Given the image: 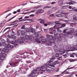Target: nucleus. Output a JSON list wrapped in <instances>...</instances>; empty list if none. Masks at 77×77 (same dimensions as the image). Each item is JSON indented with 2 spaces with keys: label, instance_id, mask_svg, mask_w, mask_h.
Here are the masks:
<instances>
[{
  "label": "nucleus",
  "instance_id": "b1692460",
  "mask_svg": "<svg viewBox=\"0 0 77 77\" xmlns=\"http://www.w3.org/2000/svg\"><path fill=\"white\" fill-rule=\"evenodd\" d=\"M52 9L53 11H55L57 9V7H54L52 8Z\"/></svg>",
  "mask_w": 77,
  "mask_h": 77
},
{
  "label": "nucleus",
  "instance_id": "473e14b6",
  "mask_svg": "<svg viewBox=\"0 0 77 77\" xmlns=\"http://www.w3.org/2000/svg\"><path fill=\"white\" fill-rule=\"evenodd\" d=\"M51 11H48V12L47 13V15H50V14H51Z\"/></svg>",
  "mask_w": 77,
  "mask_h": 77
},
{
  "label": "nucleus",
  "instance_id": "f704fd0d",
  "mask_svg": "<svg viewBox=\"0 0 77 77\" xmlns=\"http://www.w3.org/2000/svg\"><path fill=\"white\" fill-rule=\"evenodd\" d=\"M12 39H15L16 38V36H15L14 35H12Z\"/></svg>",
  "mask_w": 77,
  "mask_h": 77
},
{
  "label": "nucleus",
  "instance_id": "0eeeda50",
  "mask_svg": "<svg viewBox=\"0 0 77 77\" xmlns=\"http://www.w3.org/2000/svg\"><path fill=\"white\" fill-rule=\"evenodd\" d=\"M69 1H70L69 2V3H67L66 4H67V5L68 6H69V5H74L76 3L75 2H74L72 1V0H69Z\"/></svg>",
  "mask_w": 77,
  "mask_h": 77
},
{
  "label": "nucleus",
  "instance_id": "7ed1b4c3",
  "mask_svg": "<svg viewBox=\"0 0 77 77\" xmlns=\"http://www.w3.org/2000/svg\"><path fill=\"white\" fill-rule=\"evenodd\" d=\"M26 71H27V69H21L20 70L16 71V73L17 75H19L20 73H21V72H22L23 74H26Z\"/></svg>",
  "mask_w": 77,
  "mask_h": 77
},
{
  "label": "nucleus",
  "instance_id": "72a5a7b5",
  "mask_svg": "<svg viewBox=\"0 0 77 77\" xmlns=\"http://www.w3.org/2000/svg\"><path fill=\"white\" fill-rule=\"evenodd\" d=\"M56 3V2H52L51 3V5H55Z\"/></svg>",
  "mask_w": 77,
  "mask_h": 77
},
{
  "label": "nucleus",
  "instance_id": "c9c22d12",
  "mask_svg": "<svg viewBox=\"0 0 77 77\" xmlns=\"http://www.w3.org/2000/svg\"><path fill=\"white\" fill-rule=\"evenodd\" d=\"M36 11H37V10L36 9L34 10L31 11L29 13H31V12H36Z\"/></svg>",
  "mask_w": 77,
  "mask_h": 77
},
{
  "label": "nucleus",
  "instance_id": "49530a36",
  "mask_svg": "<svg viewBox=\"0 0 77 77\" xmlns=\"http://www.w3.org/2000/svg\"><path fill=\"white\" fill-rule=\"evenodd\" d=\"M46 69V71H47V72H50L51 71L49 69Z\"/></svg>",
  "mask_w": 77,
  "mask_h": 77
},
{
  "label": "nucleus",
  "instance_id": "1a4fd4ad",
  "mask_svg": "<svg viewBox=\"0 0 77 77\" xmlns=\"http://www.w3.org/2000/svg\"><path fill=\"white\" fill-rule=\"evenodd\" d=\"M41 32H38L36 33V31L35 30V32L34 33H33V35H35V37H38L39 36V35H41Z\"/></svg>",
  "mask_w": 77,
  "mask_h": 77
},
{
  "label": "nucleus",
  "instance_id": "6ab92c4d",
  "mask_svg": "<svg viewBox=\"0 0 77 77\" xmlns=\"http://www.w3.org/2000/svg\"><path fill=\"white\" fill-rule=\"evenodd\" d=\"M21 34L22 36H24V35H26V33L25 32H24V31H21Z\"/></svg>",
  "mask_w": 77,
  "mask_h": 77
},
{
  "label": "nucleus",
  "instance_id": "2f4dec72",
  "mask_svg": "<svg viewBox=\"0 0 77 77\" xmlns=\"http://www.w3.org/2000/svg\"><path fill=\"white\" fill-rule=\"evenodd\" d=\"M76 47H74L73 48V50L75 51V50H77V45H76Z\"/></svg>",
  "mask_w": 77,
  "mask_h": 77
},
{
  "label": "nucleus",
  "instance_id": "864d4df0",
  "mask_svg": "<svg viewBox=\"0 0 77 77\" xmlns=\"http://www.w3.org/2000/svg\"><path fill=\"white\" fill-rule=\"evenodd\" d=\"M55 62L57 64H59V62L58 61H55Z\"/></svg>",
  "mask_w": 77,
  "mask_h": 77
},
{
  "label": "nucleus",
  "instance_id": "4be33fe9",
  "mask_svg": "<svg viewBox=\"0 0 77 77\" xmlns=\"http://www.w3.org/2000/svg\"><path fill=\"white\" fill-rule=\"evenodd\" d=\"M48 66L49 68H51V67H52V66H52V65L51 64H50V63H48Z\"/></svg>",
  "mask_w": 77,
  "mask_h": 77
},
{
  "label": "nucleus",
  "instance_id": "c85d7f7f",
  "mask_svg": "<svg viewBox=\"0 0 77 77\" xmlns=\"http://www.w3.org/2000/svg\"><path fill=\"white\" fill-rule=\"evenodd\" d=\"M61 14L62 15H66L68 14L66 12H62Z\"/></svg>",
  "mask_w": 77,
  "mask_h": 77
},
{
  "label": "nucleus",
  "instance_id": "4d7b16f0",
  "mask_svg": "<svg viewBox=\"0 0 77 77\" xmlns=\"http://www.w3.org/2000/svg\"><path fill=\"white\" fill-rule=\"evenodd\" d=\"M15 41H13L11 42V44H15Z\"/></svg>",
  "mask_w": 77,
  "mask_h": 77
},
{
  "label": "nucleus",
  "instance_id": "0e129e2a",
  "mask_svg": "<svg viewBox=\"0 0 77 77\" xmlns=\"http://www.w3.org/2000/svg\"><path fill=\"white\" fill-rule=\"evenodd\" d=\"M63 56H64V58H66V54H65L63 55Z\"/></svg>",
  "mask_w": 77,
  "mask_h": 77
},
{
  "label": "nucleus",
  "instance_id": "2eb2a0df",
  "mask_svg": "<svg viewBox=\"0 0 77 77\" xmlns=\"http://www.w3.org/2000/svg\"><path fill=\"white\" fill-rule=\"evenodd\" d=\"M73 21L74 23H76V22H77V17L75 16L73 17Z\"/></svg>",
  "mask_w": 77,
  "mask_h": 77
},
{
  "label": "nucleus",
  "instance_id": "58836bf2",
  "mask_svg": "<svg viewBox=\"0 0 77 77\" xmlns=\"http://www.w3.org/2000/svg\"><path fill=\"white\" fill-rule=\"evenodd\" d=\"M64 53V52L62 51H60V54H63Z\"/></svg>",
  "mask_w": 77,
  "mask_h": 77
},
{
  "label": "nucleus",
  "instance_id": "680f3d73",
  "mask_svg": "<svg viewBox=\"0 0 77 77\" xmlns=\"http://www.w3.org/2000/svg\"><path fill=\"white\" fill-rule=\"evenodd\" d=\"M20 11H21V10H20V9H18L17 11V12H20Z\"/></svg>",
  "mask_w": 77,
  "mask_h": 77
},
{
  "label": "nucleus",
  "instance_id": "09e8293b",
  "mask_svg": "<svg viewBox=\"0 0 77 77\" xmlns=\"http://www.w3.org/2000/svg\"><path fill=\"white\" fill-rule=\"evenodd\" d=\"M44 30L45 32H46V33H47V32L48 31V29H44Z\"/></svg>",
  "mask_w": 77,
  "mask_h": 77
},
{
  "label": "nucleus",
  "instance_id": "6e6d98bb",
  "mask_svg": "<svg viewBox=\"0 0 77 77\" xmlns=\"http://www.w3.org/2000/svg\"><path fill=\"white\" fill-rule=\"evenodd\" d=\"M9 37L10 39H12V35H11V36L9 35Z\"/></svg>",
  "mask_w": 77,
  "mask_h": 77
},
{
  "label": "nucleus",
  "instance_id": "f3484780",
  "mask_svg": "<svg viewBox=\"0 0 77 77\" xmlns=\"http://www.w3.org/2000/svg\"><path fill=\"white\" fill-rule=\"evenodd\" d=\"M73 32L72 30H71L70 31H69V32H67V34H68V35H71L73 33Z\"/></svg>",
  "mask_w": 77,
  "mask_h": 77
},
{
  "label": "nucleus",
  "instance_id": "a878e982",
  "mask_svg": "<svg viewBox=\"0 0 77 77\" xmlns=\"http://www.w3.org/2000/svg\"><path fill=\"white\" fill-rule=\"evenodd\" d=\"M65 26H66V24H65L64 23H63L61 25V26L60 27V28H63V27H65Z\"/></svg>",
  "mask_w": 77,
  "mask_h": 77
},
{
  "label": "nucleus",
  "instance_id": "20e7f679",
  "mask_svg": "<svg viewBox=\"0 0 77 77\" xmlns=\"http://www.w3.org/2000/svg\"><path fill=\"white\" fill-rule=\"evenodd\" d=\"M41 41L43 43H46L47 45H49L50 46H51L52 45L51 44V42H49V41H50V40H48L47 39V40H45V39H41Z\"/></svg>",
  "mask_w": 77,
  "mask_h": 77
},
{
  "label": "nucleus",
  "instance_id": "f8f14e48",
  "mask_svg": "<svg viewBox=\"0 0 77 77\" xmlns=\"http://www.w3.org/2000/svg\"><path fill=\"white\" fill-rule=\"evenodd\" d=\"M44 12V10H42V9H39L35 13L36 14H38V13H42Z\"/></svg>",
  "mask_w": 77,
  "mask_h": 77
},
{
  "label": "nucleus",
  "instance_id": "de8ad7c7",
  "mask_svg": "<svg viewBox=\"0 0 77 77\" xmlns=\"http://www.w3.org/2000/svg\"><path fill=\"white\" fill-rule=\"evenodd\" d=\"M67 29H65L63 31V33H66V32Z\"/></svg>",
  "mask_w": 77,
  "mask_h": 77
},
{
  "label": "nucleus",
  "instance_id": "79ce46f5",
  "mask_svg": "<svg viewBox=\"0 0 77 77\" xmlns=\"http://www.w3.org/2000/svg\"><path fill=\"white\" fill-rule=\"evenodd\" d=\"M21 29H25V25H23L21 26Z\"/></svg>",
  "mask_w": 77,
  "mask_h": 77
},
{
  "label": "nucleus",
  "instance_id": "ddd939ff",
  "mask_svg": "<svg viewBox=\"0 0 77 77\" xmlns=\"http://www.w3.org/2000/svg\"><path fill=\"white\" fill-rule=\"evenodd\" d=\"M58 4L59 6H62L63 4V2L62 0H60L58 2Z\"/></svg>",
  "mask_w": 77,
  "mask_h": 77
},
{
  "label": "nucleus",
  "instance_id": "f257e3e1",
  "mask_svg": "<svg viewBox=\"0 0 77 77\" xmlns=\"http://www.w3.org/2000/svg\"><path fill=\"white\" fill-rule=\"evenodd\" d=\"M47 65H45L44 66H42L41 68L38 67L36 69L34 70L33 72H32L28 76V77H35L36 76V74H38L39 73V71H40V72H41V74H42L45 71V70H41L42 69H44V68H47Z\"/></svg>",
  "mask_w": 77,
  "mask_h": 77
},
{
  "label": "nucleus",
  "instance_id": "bf43d9fd",
  "mask_svg": "<svg viewBox=\"0 0 77 77\" xmlns=\"http://www.w3.org/2000/svg\"><path fill=\"white\" fill-rule=\"evenodd\" d=\"M51 70L52 71H54L55 70V69H54V68H52L51 69Z\"/></svg>",
  "mask_w": 77,
  "mask_h": 77
},
{
  "label": "nucleus",
  "instance_id": "5701e85b",
  "mask_svg": "<svg viewBox=\"0 0 77 77\" xmlns=\"http://www.w3.org/2000/svg\"><path fill=\"white\" fill-rule=\"evenodd\" d=\"M35 41L36 42H38V43H41V41L39 40V39L36 38V39H35Z\"/></svg>",
  "mask_w": 77,
  "mask_h": 77
},
{
  "label": "nucleus",
  "instance_id": "e433bc0d",
  "mask_svg": "<svg viewBox=\"0 0 77 77\" xmlns=\"http://www.w3.org/2000/svg\"><path fill=\"white\" fill-rule=\"evenodd\" d=\"M21 39L23 41H25V38L24 37H21Z\"/></svg>",
  "mask_w": 77,
  "mask_h": 77
},
{
  "label": "nucleus",
  "instance_id": "69168bd1",
  "mask_svg": "<svg viewBox=\"0 0 77 77\" xmlns=\"http://www.w3.org/2000/svg\"><path fill=\"white\" fill-rule=\"evenodd\" d=\"M38 28H39V26H38V25H37V26L36 27V29H38Z\"/></svg>",
  "mask_w": 77,
  "mask_h": 77
},
{
  "label": "nucleus",
  "instance_id": "052dcab7",
  "mask_svg": "<svg viewBox=\"0 0 77 77\" xmlns=\"http://www.w3.org/2000/svg\"><path fill=\"white\" fill-rule=\"evenodd\" d=\"M69 61H70V62H74V61H75V60H69Z\"/></svg>",
  "mask_w": 77,
  "mask_h": 77
},
{
  "label": "nucleus",
  "instance_id": "aec40b11",
  "mask_svg": "<svg viewBox=\"0 0 77 77\" xmlns=\"http://www.w3.org/2000/svg\"><path fill=\"white\" fill-rule=\"evenodd\" d=\"M63 15L62 14L56 15V16L57 17H63Z\"/></svg>",
  "mask_w": 77,
  "mask_h": 77
},
{
  "label": "nucleus",
  "instance_id": "37998d69",
  "mask_svg": "<svg viewBox=\"0 0 77 77\" xmlns=\"http://www.w3.org/2000/svg\"><path fill=\"white\" fill-rule=\"evenodd\" d=\"M2 44H3V45H4V46H6L7 45H6V43H5V42L3 43Z\"/></svg>",
  "mask_w": 77,
  "mask_h": 77
},
{
  "label": "nucleus",
  "instance_id": "a18cd8bd",
  "mask_svg": "<svg viewBox=\"0 0 77 77\" xmlns=\"http://www.w3.org/2000/svg\"><path fill=\"white\" fill-rule=\"evenodd\" d=\"M54 27H52V28H50V29H49V30H50V31H53V28H54Z\"/></svg>",
  "mask_w": 77,
  "mask_h": 77
},
{
  "label": "nucleus",
  "instance_id": "a211bd4d",
  "mask_svg": "<svg viewBox=\"0 0 77 77\" xmlns=\"http://www.w3.org/2000/svg\"><path fill=\"white\" fill-rule=\"evenodd\" d=\"M62 11H59L57 12L56 13V14H57V15L62 14Z\"/></svg>",
  "mask_w": 77,
  "mask_h": 77
},
{
  "label": "nucleus",
  "instance_id": "c756f323",
  "mask_svg": "<svg viewBox=\"0 0 77 77\" xmlns=\"http://www.w3.org/2000/svg\"><path fill=\"white\" fill-rule=\"evenodd\" d=\"M17 22H19V21L18 20H16L13 21V22L10 23V24H12V23H17Z\"/></svg>",
  "mask_w": 77,
  "mask_h": 77
},
{
  "label": "nucleus",
  "instance_id": "774afa93",
  "mask_svg": "<svg viewBox=\"0 0 77 77\" xmlns=\"http://www.w3.org/2000/svg\"><path fill=\"white\" fill-rule=\"evenodd\" d=\"M30 17H34V14H31V15H30Z\"/></svg>",
  "mask_w": 77,
  "mask_h": 77
},
{
  "label": "nucleus",
  "instance_id": "4468645a",
  "mask_svg": "<svg viewBox=\"0 0 77 77\" xmlns=\"http://www.w3.org/2000/svg\"><path fill=\"white\" fill-rule=\"evenodd\" d=\"M73 67H71L69 68H67L66 70H64L63 72H62V73H61L60 75H61V74H64V73H65V72H67V70H68V69H72Z\"/></svg>",
  "mask_w": 77,
  "mask_h": 77
},
{
  "label": "nucleus",
  "instance_id": "8fccbe9b",
  "mask_svg": "<svg viewBox=\"0 0 77 77\" xmlns=\"http://www.w3.org/2000/svg\"><path fill=\"white\" fill-rule=\"evenodd\" d=\"M50 17H54V14H51L49 16Z\"/></svg>",
  "mask_w": 77,
  "mask_h": 77
},
{
  "label": "nucleus",
  "instance_id": "603ef678",
  "mask_svg": "<svg viewBox=\"0 0 77 77\" xmlns=\"http://www.w3.org/2000/svg\"><path fill=\"white\" fill-rule=\"evenodd\" d=\"M15 24L14 23V24H10L8 25V26H14V25H15Z\"/></svg>",
  "mask_w": 77,
  "mask_h": 77
},
{
  "label": "nucleus",
  "instance_id": "e2e57ef3",
  "mask_svg": "<svg viewBox=\"0 0 77 77\" xmlns=\"http://www.w3.org/2000/svg\"><path fill=\"white\" fill-rule=\"evenodd\" d=\"M7 42L9 43V42H10V40H9V39H7Z\"/></svg>",
  "mask_w": 77,
  "mask_h": 77
},
{
  "label": "nucleus",
  "instance_id": "6e6552de",
  "mask_svg": "<svg viewBox=\"0 0 77 77\" xmlns=\"http://www.w3.org/2000/svg\"><path fill=\"white\" fill-rule=\"evenodd\" d=\"M63 36V35L62 33H60L59 35V36L60 37H57V39H58V41H59V42H60L61 40L62 39V38L60 37H62Z\"/></svg>",
  "mask_w": 77,
  "mask_h": 77
},
{
  "label": "nucleus",
  "instance_id": "393cba45",
  "mask_svg": "<svg viewBox=\"0 0 77 77\" xmlns=\"http://www.w3.org/2000/svg\"><path fill=\"white\" fill-rule=\"evenodd\" d=\"M16 42H19V43H21V40L20 39H18L17 40H16Z\"/></svg>",
  "mask_w": 77,
  "mask_h": 77
},
{
  "label": "nucleus",
  "instance_id": "423d86ee",
  "mask_svg": "<svg viewBox=\"0 0 77 77\" xmlns=\"http://www.w3.org/2000/svg\"><path fill=\"white\" fill-rule=\"evenodd\" d=\"M18 62H13L12 61H10L8 63V64L11 66H13H13H15V65H18Z\"/></svg>",
  "mask_w": 77,
  "mask_h": 77
},
{
  "label": "nucleus",
  "instance_id": "3c124183",
  "mask_svg": "<svg viewBox=\"0 0 77 77\" xmlns=\"http://www.w3.org/2000/svg\"><path fill=\"white\" fill-rule=\"evenodd\" d=\"M9 29V27L7 28L6 29L4 30L3 31V32H5V31H6V30H7V29Z\"/></svg>",
  "mask_w": 77,
  "mask_h": 77
},
{
  "label": "nucleus",
  "instance_id": "dca6fc26",
  "mask_svg": "<svg viewBox=\"0 0 77 77\" xmlns=\"http://www.w3.org/2000/svg\"><path fill=\"white\" fill-rule=\"evenodd\" d=\"M0 58L1 60H5V57L3 56V55L1 54Z\"/></svg>",
  "mask_w": 77,
  "mask_h": 77
},
{
  "label": "nucleus",
  "instance_id": "9b49d317",
  "mask_svg": "<svg viewBox=\"0 0 77 77\" xmlns=\"http://www.w3.org/2000/svg\"><path fill=\"white\" fill-rule=\"evenodd\" d=\"M25 38L26 40H29V39H32V35H26L25 36Z\"/></svg>",
  "mask_w": 77,
  "mask_h": 77
},
{
  "label": "nucleus",
  "instance_id": "13d9d810",
  "mask_svg": "<svg viewBox=\"0 0 77 77\" xmlns=\"http://www.w3.org/2000/svg\"><path fill=\"white\" fill-rule=\"evenodd\" d=\"M11 45H10L9 44L8 45H7V47H11Z\"/></svg>",
  "mask_w": 77,
  "mask_h": 77
},
{
  "label": "nucleus",
  "instance_id": "412c9836",
  "mask_svg": "<svg viewBox=\"0 0 77 77\" xmlns=\"http://www.w3.org/2000/svg\"><path fill=\"white\" fill-rule=\"evenodd\" d=\"M51 8V5H49V6H46L45 7H44V9H45L46 8Z\"/></svg>",
  "mask_w": 77,
  "mask_h": 77
},
{
  "label": "nucleus",
  "instance_id": "c03bdc74",
  "mask_svg": "<svg viewBox=\"0 0 77 77\" xmlns=\"http://www.w3.org/2000/svg\"><path fill=\"white\" fill-rule=\"evenodd\" d=\"M57 59H58V60H62V57H58L57 58Z\"/></svg>",
  "mask_w": 77,
  "mask_h": 77
},
{
  "label": "nucleus",
  "instance_id": "bb28decb",
  "mask_svg": "<svg viewBox=\"0 0 77 77\" xmlns=\"http://www.w3.org/2000/svg\"><path fill=\"white\" fill-rule=\"evenodd\" d=\"M40 23L44 24V23H45V22H44V20L41 19V21L40 22Z\"/></svg>",
  "mask_w": 77,
  "mask_h": 77
},
{
  "label": "nucleus",
  "instance_id": "f03ea898",
  "mask_svg": "<svg viewBox=\"0 0 77 77\" xmlns=\"http://www.w3.org/2000/svg\"><path fill=\"white\" fill-rule=\"evenodd\" d=\"M46 37L48 38L47 40L48 41L50 40V41H49L50 42H51V44L52 45V44L54 43V42L56 40V38L55 37H53L52 35H46Z\"/></svg>",
  "mask_w": 77,
  "mask_h": 77
},
{
  "label": "nucleus",
  "instance_id": "a19ab883",
  "mask_svg": "<svg viewBox=\"0 0 77 77\" xmlns=\"http://www.w3.org/2000/svg\"><path fill=\"white\" fill-rule=\"evenodd\" d=\"M59 56V54L57 53H56L55 54V57H57Z\"/></svg>",
  "mask_w": 77,
  "mask_h": 77
},
{
  "label": "nucleus",
  "instance_id": "4c0bfd02",
  "mask_svg": "<svg viewBox=\"0 0 77 77\" xmlns=\"http://www.w3.org/2000/svg\"><path fill=\"white\" fill-rule=\"evenodd\" d=\"M4 50L5 51V52H8L9 50L8 49H5V48H4Z\"/></svg>",
  "mask_w": 77,
  "mask_h": 77
},
{
  "label": "nucleus",
  "instance_id": "338daca9",
  "mask_svg": "<svg viewBox=\"0 0 77 77\" xmlns=\"http://www.w3.org/2000/svg\"><path fill=\"white\" fill-rule=\"evenodd\" d=\"M59 68H58L57 69L56 71V72H58L59 71Z\"/></svg>",
  "mask_w": 77,
  "mask_h": 77
},
{
  "label": "nucleus",
  "instance_id": "7c9ffc66",
  "mask_svg": "<svg viewBox=\"0 0 77 77\" xmlns=\"http://www.w3.org/2000/svg\"><path fill=\"white\" fill-rule=\"evenodd\" d=\"M20 33H21V31L20 30H18L17 31V35L18 36H20Z\"/></svg>",
  "mask_w": 77,
  "mask_h": 77
},
{
  "label": "nucleus",
  "instance_id": "39448f33",
  "mask_svg": "<svg viewBox=\"0 0 77 77\" xmlns=\"http://www.w3.org/2000/svg\"><path fill=\"white\" fill-rule=\"evenodd\" d=\"M26 32H31V33H35V29H33L31 28H26Z\"/></svg>",
  "mask_w": 77,
  "mask_h": 77
},
{
  "label": "nucleus",
  "instance_id": "cd10ccee",
  "mask_svg": "<svg viewBox=\"0 0 77 77\" xmlns=\"http://www.w3.org/2000/svg\"><path fill=\"white\" fill-rule=\"evenodd\" d=\"M41 6L38 5L35 8H32V9H39V8H41Z\"/></svg>",
  "mask_w": 77,
  "mask_h": 77
},
{
  "label": "nucleus",
  "instance_id": "5fc2aeb1",
  "mask_svg": "<svg viewBox=\"0 0 77 77\" xmlns=\"http://www.w3.org/2000/svg\"><path fill=\"white\" fill-rule=\"evenodd\" d=\"M57 31L58 32H59L60 33H61V32H62V31H61L60 30V29H57Z\"/></svg>",
  "mask_w": 77,
  "mask_h": 77
},
{
  "label": "nucleus",
  "instance_id": "ea45409f",
  "mask_svg": "<svg viewBox=\"0 0 77 77\" xmlns=\"http://www.w3.org/2000/svg\"><path fill=\"white\" fill-rule=\"evenodd\" d=\"M51 65L53 67H54V65H56V63H53L51 64Z\"/></svg>",
  "mask_w": 77,
  "mask_h": 77
},
{
  "label": "nucleus",
  "instance_id": "9d476101",
  "mask_svg": "<svg viewBox=\"0 0 77 77\" xmlns=\"http://www.w3.org/2000/svg\"><path fill=\"white\" fill-rule=\"evenodd\" d=\"M54 23H55V26H54L53 27L54 28H55V27H56L57 26H59L60 25V24H61V23H57L56 22H54Z\"/></svg>",
  "mask_w": 77,
  "mask_h": 77
}]
</instances>
